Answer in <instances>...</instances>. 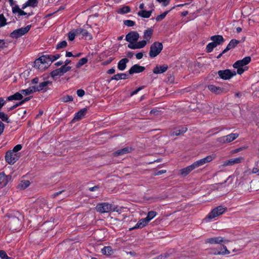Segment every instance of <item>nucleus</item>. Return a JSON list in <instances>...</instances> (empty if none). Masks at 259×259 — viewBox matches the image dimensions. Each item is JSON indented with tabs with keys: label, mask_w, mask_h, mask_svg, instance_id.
Here are the masks:
<instances>
[{
	"label": "nucleus",
	"mask_w": 259,
	"mask_h": 259,
	"mask_svg": "<svg viewBox=\"0 0 259 259\" xmlns=\"http://www.w3.org/2000/svg\"><path fill=\"white\" fill-rule=\"evenodd\" d=\"M207 88L211 92L216 94H221L223 92V88L217 87L213 84H209Z\"/></svg>",
	"instance_id": "412c9836"
},
{
	"label": "nucleus",
	"mask_w": 259,
	"mask_h": 259,
	"mask_svg": "<svg viewBox=\"0 0 259 259\" xmlns=\"http://www.w3.org/2000/svg\"><path fill=\"white\" fill-rule=\"evenodd\" d=\"M0 258L1 259H9V257L8 256L6 251L3 250H0Z\"/></svg>",
	"instance_id": "864d4df0"
},
{
	"label": "nucleus",
	"mask_w": 259,
	"mask_h": 259,
	"mask_svg": "<svg viewBox=\"0 0 259 259\" xmlns=\"http://www.w3.org/2000/svg\"><path fill=\"white\" fill-rule=\"evenodd\" d=\"M217 73L219 77L223 80H229L236 75L235 70L229 69L219 70Z\"/></svg>",
	"instance_id": "39448f33"
},
{
	"label": "nucleus",
	"mask_w": 259,
	"mask_h": 259,
	"mask_svg": "<svg viewBox=\"0 0 259 259\" xmlns=\"http://www.w3.org/2000/svg\"><path fill=\"white\" fill-rule=\"evenodd\" d=\"M250 61L251 57L250 56L245 57L242 60L236 61L233 64V67L237 69L236 74H242L248 68V67L243 68V67L249 64Z\"/></svg>",
	"instance_id": "f257e3e1"
},
{
	"label": "nucleus",
	"mask_w": 259,
	"mask_h": 259,
	"mask_svg": "<svg viewBox=\"0 0 259 259\" xmlns=\"http://www.w3.org/2000/svg\"><path fill=\"white\" fill-rule=\"evenodd\" d=\"M163 49V45L162 43L155 41L153 43L150 48L149 56L153 58L156 57L159 54Z\"/></svg>",
	"instance_id": "f03ea898"
},
{
	"label": "nucleus",
	"mask_w": 259,
	"mask_h": 259,
	"mask_svg": "<svg viewBox=\"0 0 259 259\" xmlns=\"http://www.w3.org/2000/svg\"><path fill=\"white\" fill-rule=\"evenodd\" d=\"M18 153H14L12 151H8L5 155L6 161L10 164H14L19 158Z\"/></svg>",
	"instance_id": "423d86ee"
},
{
	"label": "nucleus",
	"mask_w": 259,
	"mask_h": 259,
	"mask_svg": "<svg viewBox=\"0 0 259 259\" xmlns=\"http://www.w3.org/2000/svg\"><path fill=\"white\" fill-rule=\"evenodd\" d=\"M226 210L227 207H224L222 205L217 206L208 213L207 218L209 220H211L223 214Z\"/></svg>",
	"instance_id": "20e7f679"
},
{
	"label": "nucleus",
	"mask_w": 259,
	"mask_h": 259,
	"mask_svg": "<svg viewBox=\"0 0 259 259\" xmlns=\"http://www.w3.org/2000/svg\"><path fill=\"white\" fill-rule=\"evenodd\" d=\"M22 148V146L20 144H18L17 145H16L13 149V150H12L11 151H12L14 153H17V152L19 151H20Z\"/></svg>",
	"instance_id": "6e6d98bb"
},
{
	"label": "nucleus",
	"mask_w": 259,
	"mask_h": 259,
	"mask_svg": "<svg viewBox=\"0 0 259 259\" xmlns=\"http://www.w3.org/2000/svg\"><path fill=\"white\" fill-rule=\"evenodd\" d=\"M224 242V240L222 237H216L209 238L207 239L206 240V243H208L210 244H220L222 242Z\"/></svg>",
	"instance_id": "393cba45"
},
{
	"label": "nucleus",
	"mask_w": 259,
	"mask_h": 259,
	"mask_svg": "<svg viewBox=\"0 0 259 259\" xmlns=\"http://www.w3.org/2000/svg\"><path fill=\"white\" fill-rule=\"evenodd\" d=\"M12 12L14 14H16V13H18L19 15L22 16V15H28V16H30L31 15H33L34 14L31 12H29L26 11H24L19 7L18 5L15 6L12 8Z\"/></svg>",
	"instance_id": "4468645a"
},
{
	"label": "nucleus",
	"mask_w": 259,
	"mask_h": 259,
	"mask_svg": "<svg viewBox=\"0 0 259 259\" xmlns=\"http://www.w3.org/2000/svg\"><path fill=\"white\" fill-rule=\"evenodd\" d=\"M52 82L47 80L42 82H40L38 85V88H39L40 91H43L44 92H46L48 90V85L49 84H52Z\"/></svg>",
	"instance_id": "c756f323"
},
{
	"label": "nucleus",
	"mask_w": 259,
	"mask_h": 259,
	"mask_svg": "<svg viewBox=\"0 0 259 259\" xmlns=\"http://www.w3.org/2000/svg\"><path fill=\"white\" fill-rule=\"evenodd\" d=\"M88 61V59L85 57L80 59L76 64V68H80L81 66L87 63Z\"/></svg>",
	"instance_id": "79ce46f5"
},
{
	"label": "nucleus",
	"mask_w": 259,
	"mask_h": 259,
	"mask_svg": "<svg viewBox=\"0 0 259 259\" xmlns=\"http://www.w3.org/2000/svg\"><path fill=\"white\" fill-rule=\"evenodd\" d=\"M168 69V66L166 64L162 65H157L153 69V72L154 74H161L165 72Z\"/></svg>",
	"instance_id": "dca6fc26"
},
{
	"label": "nucleus",
	"mask_w": 259,
	"mask_h": 259,
	"mask_svg": "<svg viewBox=\"0 0 259 259\" xmlns=\"http://www.w3.org/2000/svg\"><path fill=\"white\" fill-rule=\"evenodd\" d=\"M60 54H57L55 55H51V63L58 59L61 57Z\"/></svg>",
	"instance_id": "680f3d73"
},
{
	"label": "nucleus",
	"mask_w": 259,
	"mask_h": 259,
	"mask_svg": "<svg viewBox=\"0 0 259 259\" xmlns=\"http://www.w3.org/2000/svg\"><path fill=\"white\" fill-rule=\"evenodd\" d=\"M81 35L85 37V39H92V36L90 33L85 29H82Z\"/></svg>",
	"instance_id": "09e8293b"
},
{
	"label": "nucleus",
	"mask_w": 259,
	"mask_h": 259,
	"mask_svg": "<svg viewBox=\"0 0 259 259\" xmlns=\"http://www.w3.org/2000/svg\"><path fill=\"white\" fill-rule=\"evenodd\" d=\"M68 39L70 41H72L74 39L75 37L76 36L73 31H70L68 34Z\"/></svg>",
	"instance_id": "5fc2aeb1"
},
{
	"label": "nucleus",
	"mask_w": 259,
	"mask_h": 259,
	"mask_svg": "<svg viewBox=\"0 0 259 259\" xmlns=\"http://www.w3.org/2000/svg\"><path fill=\"white\" fill-rule=\"evenodd\" d=\"M59 69L62 75H63L65 73L67 72L71 69V67L63 65L60 68H59Z\"/></svg>",
	"instance_id": "c03bdc74"
},
{
	"label": "nucleus",
	"mask_w": 259,
	"mask_h": 259,
	"mask_svg": "<svg viewBox=\"0 0 259 259\" xmlns=\"http://www.w3.org/2000/svg\"><path fill=\"white\" fill-rule=\"evenodd\" d=\"M8 47V44L5 42L4 39H0V48L4 49Z\"/></svg>",
	"instance_id": "bf43d9fd"
},
{
	"label": "nucleus",
	"mask_w": 259,
	"mask_h": 259,
	"mask_svg": "<svg viewBox=\"0 0 259 259\" xmlns=\"http://www.w3.org/2000/svg\"><path fill=\"white\" fill-rule=\"evenodd\" d=\"M38 4L37 0H28L26 3H25L22 7V9H25L28 7H31L32 8H34L37 6Z\"/></svg>",
	"instance_id": "2f4dec72"
},
{
	"label": "nucleus",
	"mask_w": 259,
	"mask_h": 259,
	"mask_svg": "<svg viewBox=\"0 0 259 259\" xmlns=\"http://www.w3.org/2000/svg\"><path fill=\"white\" fill-rule=\"evenodd\" d=\"M101 252L103 254L111 255L113 250L111 246H105L101 249Z\"/></svg>",
	"instance_id": "4c0bfd02"
},
{
	"label": "nucleus",
	"mask_w": 259,
	"mask_h": 259,
	"mask_svg": "<svg viewBox=\"0 0 259 259\" xmlns=\"http://www.w3.org/2000/svg\"><path fill=\"white\" fill-rule=\"evenodd\" d=\"M145 70V67L140 66L139 64H135L132 66L128 71L129 74H133L134 73H139L142 72Z\"/></svg>",
	"instance_id": "ddd939ff"
},
{
	"label": "nucleus",
	"mask_w": 259,
	"mask_h": 259,
	"mask_svg": "<svg viewBox=\"0 0 259 259\" xmlns=\"http://www.w3.org/2000/svg\"><path fill=\"white\" fill-rule=\"evenodd\" d=\"M34 67H35L36 68L38 69V70H40L41 71L44 70L46 68H48V66L47 65H45L44 67H43L42 65H44V64L42 63V62L39 60V58L36 59L35 61L34 62Z\"/></svg>",
	"instance_id": "cd10ccee"
},
{
	"label": "nucleus",
	"mask_w": 259,
	"mask_h": 259,
	"mask_svg": "<svg viewBox=\"0 0 259 259\" xmlns=\"http://www.w3.org/2000/svg\"><path fill=\"white\" fill-rule=\"evenodd\" d=\"M215 158V156L214 155H210L207 156L205 158H202L200 160H198L194 163H192L193 166L195 168L203 165L206 163L212 161Z\"/></svg>",
	"instance_id": "9d476101"
},
{
	"label": "nucleus",
	"mask_w": 259,
	"mask_h": 259,
	"mask_svg": "<svg viewBox=\"0 0 259 259\" xmlns=\"http://www.w3.org/2000/svg\"><path fill=\"white\" fill-rule=\"evenodd\" d=\"M147 44V41L146 40H143L138 42L135 44H130L127 47L128 48L131 49H138L144 48Z\"/></svg>",
	"instance_id": "f3484780"
},
{
	"label": "nucleus",
	"mask_w": 259,
	"mask_h": 259,
	"mask_svg": "<svg viewBox=\"0 0 259 259\" xmlns=\"http://www.w3.org/2000/svg\"><path fill=\"white\" fill-rule=\"evenodd\" d=\"M20 92L21 93L22 95L23 94L25 96H27L33 93L31 87H29L27 89L21 90Z\"/></svg>",
	"instance_id": "8fccbe9b"
},
{
	"label": "nucleus",
	"mask_w": 259,
	"mask_h": 259,
	"mask_svg": "<svg viewBox=\"0 0 259 259\" xmlns=\"http://www.w3.org/2000/svg\"><path fill=\"white\" fill-rule=\"evenodd\" d=\"M152 11L153 10H150L148 11L141 10L138 12V14L139 16H150L152 14Z\"/></svg>",
	"instance_id": "ea45409f"
},
{
	"label": "nucleus",
	"mask_w": 259,
	"mask_h": 259,
	"mask_svg": "<svg viewBox=\"0 0 259 259\" xmlns=\"http://www.w3.org/2000/svg\"><path fill=\"white\" fill-rule=\"evenodd\" d=\"M187 131V128L186 127H181L176 128L172 132V135L173 136H179L185 133Z\"/></svg>",
	"instance_id": "72a5a7b5"
},
{
	"label": "nucleus",
	"mask_w": 259,
	"mask_h": 259,
	"mask_svg": "<svg viewBox=\"0 0 259 259\" xmlns=\"http://www.w3.org/2000/svg\"><path fill=\"white\" fill-rule=\"evenodd\" d=\"M257 17H253L252 19H248V23L250 25H252L255 23H258L259 21L257 20Z\"/></svg>",
	"instance_id": "4d7b16f0"
},
{
	"label": "nucleus",
	"mask_w": 259,
	"mask_h": 259,
	"mask_svg": "<svg viewBox=\"0 0 259 259\" xmlns=\"http://www.w3.org/2000/svg\"><path fill=\"white\" fill-rule=\"evenodd\" d=\"M239 136L236 133H231L225 136H223L218 138L217 141L222 144L228 143L232 142Z\"/></svg>",
	"instance_id": "0eeeda50"
},
{
	"label": "nucleus",
	"mask_w": 259,
	"mask_h": 259,
	"mask_svg": "<svg viewBox=\"0 0 259 259\" xmlns=\"http://www.w3.org/2000/svg\"><path fill=\"white\" fill-rule=\"evenodd\" d=\"M50 75L54 80H55V77L57 76H62L59 68L56 69L51 71L50 72Z\"/></svg>",
	"instance_id": "a19ab883"
},
{
	"label": "nucleus",
	"mask_w": 259,
	"mask_h": 259,
	"mask_svg": "<svg viewBox=\"0 0 259 259\" xmlns=\"http://www.w3.org/2000/svg\"><path fill=\"white\" fill-rule=\"evenodd\" d=\"M195 168L192 164L185 168L181 169L180 170V174L183 177H186Z\"/></svg>",
	"instance_id": "b1692460"
},
{
	"label": "nucleus",
	"mask_w": 259,
	"mask_h": 259,
	"mask_svg": "<svg viewBox=\"0 0 259 259\" xmlns=\"http://www.w3.org/2000/svg\"><path fill=\"white\" fill-rule=\"evenodd\" d=\"M111 208H112V210H111V212L116 211V212H117L119 213H120L122 211L121 208H119V207L117 205L115 206L112 204H111Z\"/></svg>",
	"instance_id": "603ef678"
},
{
	"label": "nucleus",
	"mask_w": 259,
	"mask_h": 259,
	"mask_svg": "<svg viewBox=\"0 0 259 259\" xmlns=\"http://www.w3.org/2000/svg\"><path fill=\"white\" fill-rule=\"evenodd\" d=\"M159 3H162L164 6H167L169 3V0H157Z\"/></svg>",
	"instance_id": "774afa93"
},
{
	"label": "nucleus",
	"mask_w": 259,
	"mask_h": 259,
	"mask_svg": "<svg viewBox=\"0 0 259 259\" xmlns=\"http://www.w3.org/2000/svg\"><path fill=\"white\" fill-rule=\"evenodd\" d=\"M5 129V124L0 120V136L4 132Z\"/></svg>",
	"instance_id": "0e129e2a"
},
{
	"label": "nucleus",
	"mask_w": 259,
	"mask_h": 259,
	"mask_svg": "<svg viewBox=\"0 0 259 259\" xmlns=\"http://www.w3.org/2000/svg\"><path fill=\"white\" fill-rule=\"evenodd\" d=\"M131 11V8L129 6H123V7L118 9L117 10V12L121 15L125 14Z\"/></svg>",
	"instance_id": "c9c22d12"
},
{
	"label": "nucleus",
	"mask_w": 259,
	"mask_h": 259,
	"mask_svg": "<svg viewBox=\"0 0 259 259\" xmlns=\"http://www.w3.org/2000/svg\"><path fill=\"white\" fill-rule=\"evenodd\" d=\"M30 185V182L28 180L21 181L17 186V188L19 190H24Z\"/></svg>",
	"instance_id": "473e14b6"
},
{
	"label": "nucleus",
	"mask_w": 259,
	"mask_h": 259,
	"mask_svg": "<svg viewBox=\"0 0 259 259\" xmlns=\"http://www.w3.org/2000/svg\"><path fill=\"white\" fill-rule=\"evenodd\" d=\"M153 32V30L151 28L147 29L144 31L143 37L144 39L146 40V41H149L150 39L151 38Z\"/></svg>",
	"instance_id": "f704fd0d"
},
{
	"label": "nucleus",
	"mask_w": 259,
	"mask_h": 259,
	"mask_svg": "<svg viewBox=\"0 0 259 259\" xmlns=\"http://www.w3.org/2000/svg\"><path fill=\"white\" fill-rule=\"evenodd\" d=\"M166 171V170H164V169H162V170H157L155 172V174L154 175L155 176H159V175H161L162 174H163L164 173H165Z\"/></svg>",
	"instance_id": "338daca9"
},
{
	"label": "nucleus",
	"mask_w": 259,
	"mask_h": 259,
	"mask_svg": "<svg viewBox=\"0 0 259 259\" xmlns=\"http://www.w3.org/2000/svg\"><path fill=\"white\" fill-rule=\"evenodd\" d=\"M157 214L155 211H150L148 212L147 216L145 218L146 220L149 223L153 218H154Z\"/></svg>",
	"instance_id": "58836bf2"
},
{
	"label": "nucleus",
	"mask_w": 259,
	"mask_h": 259,
	"mask_svg": "<svg viewBox=\"0 0 259 259\" xmlns=\"http://www.w3.org/2000/svg\"><path fill=\"white\" fill-rule=\"evenodd\" d=\"M0 119L2 122L4 121L8 123L11 122L8 115L1 111H0Z\"/></svg>",
	"instance_id": "e433bc0d"
},
{
	"label": "nucleus",
	"mask_w": 259,
	"mask_h": 259,
	"mask_svg": "<svg viewBox=\"0 0 259 259\" xmlns=\"http://www.w3.org/2000/svg\"><path fill=\"white\" fill-rule=\"evenodd\" d=\"M32 26L31 24L28 25L25 27H22L16 30H14L12 32L10 36L13 38L17 39L22 36L26 34L30 30Z\"/></svg>",
	"instance_id": "7ed1b4c3"
},
{
	"label": "nucleus",
	"mask_w": 259,
	"mask_h": 259,
	"mask_svg": "<svg viewBox=\"0 0 259 259\" xmlns=\"http://www.w3.org/2000/svg\"><path fill=\"white\" fill-rule=\"evenodd\" d=\"M129 62L127 58H123L121 59L118 63L117 68L119 70H124L126 67V63Z\"/></svg>",
	"instance_id": "a878e982"
},
{
	"label": "nucleus",
	"mask_w": 259,
	"mask_h": 259,
	"mask_svg": "<svg viewBox=\"0 0 259 259\" xmlns=\"http://www.w3.org/2000/svg\"><path fill=\"white\" fill-rule=\"evenodd\" d=\"M128 75L125 73H117L111 77L110 80H108V81L109 82L110 80H118L119 79H125L128 78Z\"/></svg>",
	"instance_id": "bb28decb"
},
{
	"label": "nucleus",
	"mask_w": 259,
	"mask_h": 259,
	"mask_svg": "<svg viewBox=\"0 0 259 259\" xmlns=\"http://www.w3.org/2000/svg\"><path fill=\"white\" fill-rule=\"evenodd\" d=\"M32 98V96L27 97L25 98L23 100H22V99L21 100V101L20 102L21 103V104L23 105L25 102L29 101Z\"/></svg>",
	"instance_id": "69168bd1"
},
{
	"label": "nucleus",
	"mask_w": 259,
	"mask_h": 259,
	"mask_svg": "<svg viewBox=\"0 0 259 259\" xmlns=\"http://www.w3.org/2000/svg\"><path fill=\"white\" fill-rule=\"evenodd\" d=\"M12 177L10 175H6L4 172L0 173V188L5 187L8 182L11 180Z\"/></svg>",
	"instance_id": "f8f14e48"
},
{
	"label": "nucleus",
	"mask_w": 259,
	"mask_h": 259,
	"mask_svg": "<svg viewBox=\"0 0 259 259\" xmlns=\"http://www.w3.org/2000/svg\"><path fill=\"white\" fill-rule=\"evenodd\" d=\"M144 86H141L134 91L133 92H131V97H132L133 96L137 94L139 91L142 90L143 89H144Z\"/></svg>",
	"instance_id": "052dcab7"
},
{
	"label": "nucleus",
	"mask_w": 259,
	"mask_h": 259,
	"mask_svg": "<svg viewBox=\"0 0 259 259\" xmlns=\"http://www.w3.org/2000/svg\"><path fill=\"white\" fill-rule=\"evenodd\" d=\"M210 40H211L216 46L222 45L225 41L223 36L221 35H213L210 37Z\"/></svg>",
	"instance_id": "6ab92c4d"
},
{
	"label": "nucleus",
	"mask_w": 259,
	"mask_h": 259,
	"mask_svg": "<svg viewBox=\"0 0 259 259\" xmlns=\"http://www.w3.org/2000/svg\"><path fill=\"white\" fill-rule=\"evenodd\" d=\"M96 209L100 213H107L112 210L111 204L107 202L98 203L96 206Z\"/></svg>",
	"instance_id": "6e6552de"
},
{
	"label": "nucleus",
	"mask_w": 259,
	"mask_h": 259,
	"mask_svg": "<svg viewBox=\"0 0 259 259\" xmlns=\"http://www.w3.org/2000/svg\"><path fill=\"white\" fill-rule=\"evenodd\" d=\"M87 110V108H83L80 109L75 114L73 120L79 121L81 120L83 117L85 116Z\"/></svg>",
	"instance_id": "2eb2a0df"
},
{
	"label": "nucleus",
	"mask_w": 259,
	"mask_h": 259,
	"mask_svg": "<svg viewBox=\"0 0 259 259\" xmlns=\"http://www.w3.org/2000/svg\"><path fill=\"white\" fill-rule=\"evenodd\" d=\"M77 95L79 97H83L85 94V92L82 89H79L77 91Z\"/></svg>",
	"instance_id": "e2e57ef3"
},
{
	"label": "nucleus",
	"mask_w": 259,
	"mask_h": 259,
	"mask_svg": "<svg viewBox=\"0 0 259 259\" xmlns=\"http://www.w3.org/2000/svg\"><path fill=\"white\" fill-rule=\"evenodd\" d=\"M230 253V251L227 249V247L225 245L223 246V248L220 251H218L217 253H214V254H228Z\"/></svg>",
	"instance_id": "49530a36"
},
{
	"label": "nucleus",
	"mask_w": 259,
	"mask_h": 259,
	"mask_svg": "<svg viewBox=\"0 0 259 259\" xmlns=\"http://www.w3.org/2000/svg\"><path fill=\"white\" fill-rule=\"evenodd\" d=\"M217 46L212 41L208 43L206 47V52L207 53L211 52Z\"/></svg>",
	"instance_id": "37998d69"
},
{
	"label": "nucleus",
	"mask_w": 259,
	"mask_h": 259,
	"mask_svg": "<svg viewBox=\"0 0 259 259\" xmlns=\"http://www.w3.org/2000/svg\"><path fill=\"white\" fill-rule=\"evenodd\" d=\"M240 42V41L236 39H232L230 40L229 43L227 46L226 49L224 50V53H226L228 51L235 48L238 44Z\"/></svg>",
	"instance_id": "aec40b11"
},
{
	"label": "nucleus",
	"mask_w": 259,
	"mask_h": 259,
	"mask_svg": "<svg viewBox=\"0 0 259 259\" xmlns=\"http://www.w3.org/2000/svg\"><path fill=\"white\" fill-rule=\"evenodd\" d=\"M67 46V42L66 40H63L59 42L56 47V50H59L61 49L65 48Z\"/></svg>",
	"instance_id": "de8ad7c7"
},
{
	"label": "nucleus",
	"mask_w": 259,
	"mask_h": 259,
	"mask_svg": "<svg viewBox=\"0 0 259 259\" xmlns=\"http://www.w3.org/2000/svg\"><path fill=\"white\" fill-rule=\"evenodd\" d=\"M23 98L21 93L17 92L13 95H11L7 98V101L21 100Z\"/></svg>",
	"instance_id": "c85d7f7f"
},
{
	"label": "nucleus",
	"mask_w": 259,
	"mask_h": 259,
	"mask_svg": "<svg viewBox=\"0 0 259 259\" xmlns=\"http://www.w3.org/2000/svg\"><path fill=\"white\" fill-rule=\"evenodd\" d=\"M139 38V34L137 31H131L125 36V40L130 44L137 42Z\"/></svg>",
	"instance_id": "9b49d317"
},
{
	"label": "nucleus",
	"mask_w": 259,
	"mask_h": 259,
	"mask_svg": "<svg viewBox=\"0 0 259 259\" xmlns=\"http://www.w3.org/2000/svg\"><path fill=\"white\" fill-rule=\"evenodd\" d=\"M21 221L17 217H12L10 219V228L12 231H17L20 230Z\"/></svg>",
	"instance_id": "1a4fd4ad"
},
{
	"label": "nucleus",
	"mask_w": 259,
	"mask_h": 259,
	"mask_svg": "<svg viewBox=\"0 0 259 259\" xmlns=\"http://www.w3.org/2000/svg\"><path fill=\"white\" fill-rule=\"evenodd\" d=\"M21 105H22V104L20 103V102H19L18 103H17L15 105H14L13 106L8 108V109H7V111L9 112L10 111H12V110L15 109V108H16L17 107H18V106H21Z\"/></svg>",
	"instance_id": "13d9d810"
},
{
	"label": "nucleus",
	"mask_w": 259,
	"mask_h": 259,
	"mask_svg": "<svg viewBox=\"0 0 259 259\" xmlns=\"http://www.w3.org/2000/svg\"><path fill=\"white\" fill-rule=\"evenodd\" d=\"M123 24L128 27H132L135 25V22L130 20H126L123 21Z\"/></svg>",
	"instance_id": "3c124183"
},
{
	"label": "nucleus",
	"mask_w": 259,
	"mask_h": 259,
	"mask_svg": "<svg viewBox=\"0 0 259 259\" xmlns=\"http://www.w3.org/2000/svg\"><path fill=\"white\" fill-rule=\"evenodd\" d=\"M73 100V97L70 95H66L60 99V101L62 102L67 103L69 102H71Z\"/></svg>",
	"instance_id": "a18cd8bd"
},
{
	"label": "nucleus",
	"mask_w": 259,
	"mask_h": 259,
	"mask_svg": "<svg viewBox=\"0 0 259 259\" xmlns=\"http://www.w3.org/2000/svg\"><path fill=\"white\" fill-rule=\"evenodd\" d=\"M148 224V222L146 220L145 218L141 219L138 221V222L134 227L130 228L129 230L132 231L133 230L142 229L145 227Z\"/></svg>",
	"instance_id": "a211bd4d"
},
{
	"label": "nucleus",
	"mask_w": 259,
	"mask_h": 259,
	"mask_svg": "<svg viewBox=\"0 0 259 259\" xmlns=\"http://www.w3.org/2000/svg\"><path fill=\"white\" fill-rule=\"evenodd\" d=\"M242 157H236L235 158L230 159L228 160H226L224 162L223 164L224 166H229V165H233L235 164L239 163L241 162Z\"/></svg>",
	"instance_id": "4be33fe9"
},
{
	"label": "nucleus",
	"mask_w": 259,
	"mask_h": 259,
	"mask_svg": "<svg viewBox=\"0 0 259 259\" xmlns=\"http://www.w3.org/2000/svg\"><path fill=\"white\" fill-rule=\"evenodd\" d=\"M51 55H44L40 56L39 58V60L42 62L44 65H46L48 67L49 63H51Z\"/></svg>",
	"instance_id": "7c9ffc66"
},
{
	"label": "nucleus",
	"mask_w": 259,
	"mask_h": 259,
	"mask_svg": "<svg viewBox=\"0 0 259 259\" xmlns=\"http://www.w3.org/2000/svg\"><path fill=\"white\" fill-rule=\"evenodd\" d=\"M132 149L131 147H126L121 149L117 150L114 152V156H115L122 155L130 153L132 151Z\"/></svg>",
	"instance_id": "5701e85b"
}]
</instances>
